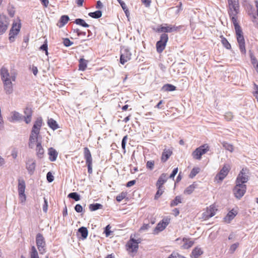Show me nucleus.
Listing matches in <instances>:
<instances>
[{
    "mask_svg": "<svg viewBox=\"0 0 258 258\" xmlns=\"http://www.w3.org/2000/svg\"><path fill=\"white\" fill-rule=\"evenodd\" d=\"M217 210L214 205H211L207 208L206 210L202 214V219L204 220L209 219V218L214 216L216 214V211Z\"/></svg>",
    "mask_w": 258,
    "mask_h": 258,
    "instance_id": "12",
    "label": "nucleus"
},
{
    "mask_svg": "<svg viewBox=\"0 0 258 258\" xmlns=\"http://www.w3.org/2000/svg\"><path fill=\"white\" fill-rule=\"evenodd\" d=\"M44 203L43 205V211L44 212L46 213L48 209V203L47 200L44 198Z\"/></svg>",
    "mask_w": 258,
    "mask_h": 258,
    "instance_id": "56",
    "label": "nucleus"
},
{
    "mask_svg": "<svg viewBox=\"0 0 258 258\" xmlns=\"http://www.w3.org/2000/svg\"><path fill=\"white\" fill-rule=\"evenodd\" d=\"M232 22L234 26L239 49L242 53L245 54L246 49L245 47V40L243 36L242 31L236 19H233V20H232Z\"/></svg>",
    "mask_w": 258,
    "mask_h": 258,
    "instance_id": "3",
    "label": "nucleus"
},
{
    "mask_svg": "<svg viewBox=\"0 0 258 258\" xmlns=\"http://www.w3.org/2000/svg\"><path fill=\"white\" fill-rule=\"evenodd\" d=\"M182 241L184 242L183 245L182 246L183 249H188L191 247L194 244V241L190 240L189 239L183 238Z\"/></svg>",
    "mask_w": 258,
    "mask_h": 258,
    "instance_id": "31",
    "label": "nucleus"
},
{
    "mask_svg": "<svg viewBox=\"0 0 258 258\" xmlns=\"http://www.w3.org/2000/svg\"><path fill=\"white\" fill-rule=\"evenodd\" d=\"M36 243L40 254H44L46 251V242L44 237L41 233H38L36 236Z\"/></svg>",
    "mask_w": 258,
    "mask_h": 258,
    "instance_id": "5",
    "label": "nucleus"
},
{
    "mask_svg": "<svg viewBox=\"0 0 258 258\" xmlns=\"http://www.w3.org/2000/svg\"><path fill=\"white\" fill-rule=\"evenodd\" d=\"M69 17L67 15H63L60 17V19L58 22L57 25L59 27H63L66 24L69 20Z\"/></svg>",
    "mask_w": 258,
    "mask_h": 258,
    "instance_id": "30",
    "label": "nucleus"
},
{
    "mask_svg": "<svg viewBox=\"0 0 258 258\" xmlns=\"http://www.w3.org/2000/svg\"><path fill=\"white\" fill-rule=\"evenodd\" d=\"M88 15L93 18L98 19L102 16V12L100 10H98L94 12L89 13Z\"/></svg>",
    "mask_w": 258,
    "mask_h": 258,
    "instance_id": "38",
    "label": "nucleus"
},
{
    "mask_svg": "<svg viewBox=\"0 0 258 258\" xmlns=\"http://www.w3.org/2000/svg\"><path fill=\"white\" fill-rule=\"evenodd\" d=\"M24 113L25 114V116H23L24 121L26 123L28 124L31 121L32 110L30 108L27 107L25 108Z\"/></svg>",
    "mask_w": 258,
    "mask_h": 258,
    "instance_id": "20",
    "label": "nucleus"
},
{
    "mask_svg": "<svg viewBox=\"0 0 258 258\" xmlns=\"http://www.w3.org/2000/svg\"><path fill=\"white\" fill-rule=\"evenodd\" d=\"M135 183H136L135 180H131L126 183V186L131 187V186L134 185Z\"/></svg>",
    "mask_w": 258,
    "mask_h": 258,
    "instance_id": "63",
    "label": "nucleus"
},
{
    "mask_svg": "<svg viewBox=\"0 0 258 258\" xmlns=\"http://www.w3.org/2000/svg\"><path fill=\"white\" fill-rule=\"evenodd\" d=\"M158 188V190L157 191L156 195L155 196V199L157 200L160 196L163 194L164 190L163 186H157Z\"/></svg>",
    "mask_w": 258,
    "mask_h": 258,
    "instance_id": "43",
    "label": "nucleus"
},
{
    "mask_svg": "<svg viewBox=\"0 0 258 258\" xmlns=\"http://www.w3.org/2000/svg\"><path fill=\"white\" fill-rule=\"evenodd\" d=\"M238 245H239V243H238V242H236L235 243L232 244L229 248V252L231 253H234V252L235 251V250L238 247Z\"/></svg>",
    "mask_w": 258,
    "mask_h": 258,
    "instance_id": "46",
    "label": "nucleus"
},
{
    "mask_svg": "<svg viewBox=\"0 0 258 258\" xmlns=\"http://www.w3.org/2000/svg\"><path fill=\"white\" fill-rule=\"evenodd\" d=\"M141 240L140 238L135 239L132 238V236L130 240L127 243L126 246H127V250L132 252H136L139 248V243H141Z\"/></svg>",
    "mask_w": 258,
    "mask_h": 258,
    "instance_id": "9",
    "label": "nucleus"
},
{
    "mask_svg": "<svg viewBox=\"0 0 258 258\" xmlns=\"http://www.w3.org/2000/svg\"><path fill=\"white\" fill-rule=\"evenodd\" d=\"M36 155L38 158L41 159L43 157L44 151L42 146H41V143L37 142L36 144Z\"/></svg>",
    "mask_w": 258,
    "mask_h": 258,
    "instance_id": "23",
    "label": "nucleus"
},
{
    "mask_svg": "<svg viewBox=\"0 0 258 258\" xmlns=\"http://www.w3.org/2000/svg\"><path fill=\"white\" fill-rule=\"evenodd\" d=\"M229 6V15L231 19H233L237 20V15L239 12V3L238 0H228Z\"/></svg>",
    "mask_w": 258,
    "mask_h": 258,
    "instance_id": "4",
    "label": "nucleus"
},
{
    "mask_svg": "<svg viewBox=\"0 0 258 258\" xmlns=\"http://www.w3.org/2000/svg\"><path fill=\"white\" fill-rule=\"evenodd\" d=\"M49 159L51 161H55L58 156V153L53 148L48 149Z\"/></svg>",
    "mask_w": 258,
    "mask_h": 258,
    "instance_id": "24",
    "label": "nucleus"
},
{
    "mask_svg": "<svg viewBox=\"0 0 258 258\" xmlns=\"http://www.w3.org/2000/svg\"><path fill=\"white\" fill-rule=\"evenodd\" d=\"M102 207L103 206L99 203L92 204H90L89 206V210L91 211H94L98 209H102Z\"/></svg>",
    "mask_w": 258,
    "mask_h": 258,
    "instance_id": "36",
    "label": "nucleus"
},
{
    "mask_svg": "<svg viewBox=\"0 0 258 258\" xmlns=\"http://www.w3.org/2000/svg\"><path fill=\"white\" fill-rule=\"evenodd\" d=\"M47 180L49 182H51L54 180V177L50 172H48L46 175Z\"/></svg>",
    "mask_w": 258,
    "mask_h": 258,
    "instance_id": "51",
    "label": "nucleus"
},
{
    "mask_svg": "<svg viewBox=\"0 0 258 258\" xmlns=\"http://www.w3.org/2000/svg\"><path fill=\"white\" fill-rule=\"evenodd\" d=\"M142 2L144 4L146 7H149L151 2V0H142Z\"/></svg>",
    "mask_w": 258,
    "mask_h": 258,
    "instance_id": "62",
    "label": "nucleus"
},
{
    "mask_svg": "<svg viewBox=\"0 0 258 258\" xmlns=\"http://www.w3.org/2000/svg\"><path fill=\"white\" fill-rule=\"evenodd\" d=\"M120 62L123 64L131 58L132 53L127 48H122L120 50Z\"/></svg>",
    "mask_w": 258,
    "mask_h": 258,
    "instance_id": "11",
    "label": "nucleus"
},
{
    "mask_svg": "<svg viewBox=\"0 0 258 258\" xmlns=\"http://www.w3.org/2000/svg\"><path fill=\"white\" fill-rule=\"evenodd\" d=\"M122 8V9H123V10L124 11V13H125V15L126 16H127V14L128 13H129L128 11V9H127V8L125 4V3H124L123 1L120 3L119 4Z\"/></svg>",
    "mask_w": 258,
    "mask_h": 258,
    "instance_id": "50",
    "label": "nucleus"
},
{
    "mask_svg": "<svg viewBox=\"0 0 258 258\" xmlns=\"http://www.w3.org/2000/svg\"><path fill=\"white\" fill-rule=\"evenodd\" d=\"M75 23L77 25H80L85 28H88L89 27V24L86 23L83 19L80 18L76 19L75 21Z\"/></svg>",
    "mask_w": 258,
    "mask_h": 258,
    "instance_id": "37",
    "label": "nucleus"
},
{
    "mask_svg": "<svg viewBox=\"0 0 258 258\" xmlns=\"http://www.w3.org/2000/svg\"><path fill=\"white\" fill-rule=\"evenodd\" d=\"M168 40V36L166 33L161 35L160 40L156 43V49L158 53H161L165 48L166 43Z\"/></svg>",
    "mask_w": 258,
    "mask_h": 258,
    "instance_id": "7",
    "label": "nucleus"
},
{
    "mask_svg": "<svg viewBox=\"0 0 258 258\" xmlns=\"http://www.w3.org/2000/svg\"><path fill=\"white\" fill-rule=\"evenodd\" d=\"M26 188V184L25 181L22 179L18 180V193L20 200L21 203H24L26 201V195L25 194V190Z\"/></svg>",
    "mask_w": 258,
    "mask_h": 258,
    "instance_id": "10",
    "label": "nucleus"
},
{
    "mask_svg": "<svg viewBox=\"0 0 258 258\" xmlns=\"http://www.w3.org/2000/svg\"><path fill=\"white\" fill-rule=\"evenodd\" d=\"M236 215L237 212L236 211H234L233 209L232 210L229 212L227 215L224 217V222L226 223H230L231 220L234 218Z\"/></svg>",
    "mask_w": 258,
    "mask_h": 258,
    "instance_id": "22",
    "label": "nucleus"
},
{
    "mask_svg": "<svg viewBox=\"0 0 258 258\" xmlns=\"http://www.w3.org/2000/svg\"><path fill=\"white\" fill-rule=\"evenodd\" d=\"M245 171L244 169L240 171L236 180V185L233 189L235 197L238 200L244 196L246 190V186L244 183L248 180V176Z\"/></svg>",
    "mask_w": 258,
    "mask_h": 258,
    "instance_id": "1",
    "label": "nucleus"
},
{
    "mask_svg": "<svg viewBox=\"0 0 258 258\" xmlns=\"http://www.w3.org/2000/svg\"><path fill=\"white\" fill-rule=\"evenodd\" d=\"M169 219L167 218L163 219L157 224V226L155 228L154 231L159 232L163 231L169 224Z\"/></svg>",
    "mask_w": 258,
    "mask_h": 258,
    "instance_id": "18",
    "label": "nucleus"
},
{
    "mask_svg": "<svg viewBox=\"0 0 258 258\" xmlns=\"http://www.w3.org/2000/svg\"><path fill=\"white\" fill-rule=\"evenodd\" d=\"M200 169L199 167L192 168L189 175V177L191 178H194L200 172Z\"/></svg>",
    "mask_w": 258,
    "mask_h": 258,
    "instance_id": "44",
    "label": "nucleus"
},
{
    "mask_svg": "<svg viewBox=\"0 0 258 258\" xmlns=\"http://www.w3.org/2000/svg\"><path fill=\"white\" fill-rule=\"evenodd\" d=\"M20 24H17L16 23H13L9 33V40L10 42L14 41L16 36L20 31Z\"/></svg>",
    "mask_w": 258,
    "mask_h": 258,
    "instance_id": "14",
    "label": "nucleus"
},
{
    "mask_svg": "<svg viewBox=\"0 0 258 258\" xmlns=\"http://www.w3.org/2000/svg\"><path fill=\"white\" fill-rule=\"evenodd\" d=\"M9 24L8 18L5 15H0V35L4 33Z\"/></svg>",
    "mask_w": 258,
    "mask_h": 258,
    "instance_id": "13",
    "label": "nucleus"
},
{
    "mask_svg": "<svg viewBox=\"0 0 258 258\" xmlns=\"http://www.w3.org/2000/svg\"><path fill=\"white\" fill-rule=\"evenodd\" d=\"M203 251L201 248L198 247H195L190 254L191 258H198L200 255L203 254Z\"/></svg>",
    "mask_w": 258,
    "mask_h": 258,
    "instance_id": "26",
    "label": "nucleus"
},
{
    "mask_svg": "<svg viewBox=\"0 0 258 258\" xmlns=\"http://www.w3.org/2000/svg\"><path fill=\"white\" fill-rule=\"evenodd\" d=\"M182 199L181 197L179 196H176L174 200L172 201L170 203L171 207H174L177 206L178 204L181 203Z\"/></svg>",
    "mask_w": 258,
    "mask_h": 258,
    "instance_id": "39",
    "label": "nucleus"
},
{
    "mask_svg": "<svg viewBox=\"0 0 258 258\" xmlns=\"http://www.w3.org/2000/svg\"><path fill=\"white\" fill-rule=\"evenodd\" d=\"M162 90L164 91H173L176 90V87L173 85L167 84L162 87Z\"/></svg>",
    "mask_w": 258,
    "mask_h": 258,
    "instance_id": "34",
    "label": "nucleus"
},
{
    "mask_svg": "<svg viewBox=\"0 0 258 258\" xmlns=\"http://www.w3.org/2000/svg\"><path fill=\"white\" fill-rule=\"evenodd\" d=\"M11 118L13 121H20L22 120L23 116L17 111H13L11 112Z\"/></svg>",
    "mask_w": 258,
    "mask_h": 258,
    "instance_id": "25",
    "label": "nucleus"
},
{
    "mask_svg": "<svg viewBox=\"0 0 258 258\" xmlns=\"http://www.w3.org/2000/svg\"><path fill=\"white\" fill-rule=\"evenodd\" d=\"M63 43L64 46L69 47L71 46L73 44V42L71 41L69 38H64L63 40Z\"/></svg>",
    "mask_w": 258,
    "mask_h": 258,
    "instance_id": "49",
    "label": "nucleus"
},
{
    "mask_svg": "<svg viewBox=\"0 0 258 258\" xmlns=\"http://www.w3.org/2000/svg\"><path fill=\"white\" fill-rule=\"evenodd\" d=\"M166 26H161L160 28L158 29L157 31L158 32L170 33L176 31L178 29L177 27L172 26L171 25L167 26L165 24Z\"/></svg>",
    "mask_w": 258,
    "mask_h": 258,
    "instance_id": "19",
    "label": "nucleus"
},
{
    "mask_svg": "<svg viewBox=\"0 0 258 258\" xmlns=\"http://www.w3.org/2000/svg\"><path fill=\"white\" fill-rule=\"evenodd\" d=\"M126 196V193L125 192H121L119 195L116 197V201L118 202H121L123 199H124Z\"/></svg>",
    "mask_w": 258,
    "mask_h": 258,
    "instance_id": "47",
    "label": "nucleus"
},
{
    "mask_svg": "<svg viewBox=\"0 0 258 258\" xmlns=\"http://www.w3.org/2000/svg\"><path fill=\"white\" fill-rule=\"evenodd\" d=\"M9 15L11 17H13L15 15V11L13 9V8H8V9Z\"/></svg>",
    "mask_w": 258,
    "mask_h": 258,
    "instance_id": "60",
    "label": "nucleus"
},
{
    "mask_svg": "<svg viewBox=\"0 0 258 258\" xmlns=\"http://www.w3.org/2000/svg\"><path fill=\"white\" fill-rule=\"evenodd\" d=\"M110 226L109 225H108L106 226L104 230V232L105 233L106 236H108L110 235L111 231L110 230Z\"/></svg>",
    "mask_w": 258,
    "mask_h": 258,
    "instance_id": "58",
    "label": "nucleus"
},
{
    "mask_svg": "<svg viewBox=\"0 0 258 258\" xmlns=\"http://www.w3.org/2000/svg\"><path fill=\"white\" fill-rule=\"evenodd\" d=\"M209 151V147L207 144H204L197 148L192 153L194 159L200 160L202 156Z\"/></svg>",
    "mask_w": 258,
    "mask_h": 258,
    "instance_id": "6",
    "label": "nucleus"
},
{
    "mask_svg": "<svg viewBox=\"0 0 258 258\" xmlns=\"http://www.w3.org/2000/svg\"><path fill=\"white\" fill-rule=\"evenodd\" d=\"M47 124L50 128L53 131L59 128L58 124L57 122L52 118H48L47 120Z\"/></svg>",
    "mask_w": 258,
    "mask_h": 258,
    "instance_id": "27",
    "label": "nucleus"
},
{
    "mask_svg": "<svg viewBox=\"0 0 258 258\" xmlns=\"http://www.w3.org/2000/svg\"><path fill=\"white\" fill-rule=\"evenodd\" d=\"M223 147L226 150H228L230 151V152H232L234 150V147L233 146L229 144L226 142H223L221 143Z\"/></svg>",
    "mask_w": 258,
    "mask_h": 258,
    "instance_id": "35",
    "label": "nucleus"
},
{
    "mask_svg": "<svg viewBox=\"0 0 258 258\" xmlns=\"http://www.w3.org/2000/svg\"><path fill=\"white\" fill-rule=\"evenodd\" d=\"M127 139V136H124L121 141V147L122 148L125 150V145H126V142Z\"/></svg>",
    "mask_w": 258,
    "mask_h": 258,
    "instance_id": "55",
    "label": "nucleus"
},
{
    "mask_svg": "<svg viewBox=\"0 0 258 258\" xmlns=\"http://www.w3.org/2000/svg\"><path fill=\"white\" fill-rule=\"evenodd\" d=\"M78 232L81 235L82 239H86L88 236V231L87 228L85 227H81L79 228Z\"/></svg>",
    "mask_w": 258,
    "mask_h": 258,
    "instance_id": "29",
    "label": "nucleus"
},
{
    "mask_svg": "<svg viewBox=\"0 0 258 258\" xmlns=\"http://www.w3.org/2000/svg\"><path fill=\"white\" fill-rule=\"evenodd\" d=\"M195 188V186L194 184H191L189 185L185 190H184V194L190 195L191 194L194 190Z\"/></svg>",
    "mask_w": 258,
    "mask_h": 258,
    "instance_id": "45",
    "label": "nucleus"
},
{
    "mask_svg": "<svg viewBox=\"0 0 258 258\" xmlns=\"http://www.w3.org/2000/svg\"><path fill=\"white\" fill-rule=\"evenodd\" d=\"M68 197L74 200L75 201L80 200V196L76 192H71L69 194Z\"/></svg>",
    "mask_w": 258,
    "mask_h": 258,
    "instance_id": "42",
    "label": "nucleus"
},
{
    "mask_svg": "<svg viewBox=\"0 0 258 258\" xmlns=\"http://www.w3.org/2000/svg\"><path fill=\"white\" fill-rule=\"evenodd\" d=\"M229 169V166L228 165H224L219 173L216 175V179L222 181L228 174Z\"/></svg>",
    "mask_w": 258,
    "mask_h": 258,
    "instance_id": "16",
    "label": "nucleus"
},
{
    "mask_svg": "<svg viewBox=\"0 0 258 258\" xmlns=\"http://www.w3.org/2000/svg\"><path fill=\"white\" fill-rule=\"evenodd\" d=\"M84 156L88 167V172L92 173V158L91 152L87 147L84 148Z\"/></svg>",
    "mask_w": 258,
    "mask_h": 258,
    "instance_id": "8",
    "label": "nucleus"
},
{
    "mask_svg": "<svg viewBox=\"0 0 258 258\" xmlns=\"http://www.w3.org/2000/svg\"><path fill=\"white\" fill-rule=\"evenodd\" d=\"M26 169L29 174L32 175L35 170L36 162L34 159L32 158H29L26 162Z\"/></svg>",
    "mask_w": 258,
    "mask_h": 258,
    "instance_id": "17",
    "label": "nucleus"
},
{
    "mask_svg": "<svg viewBox=\"0 0 258 258\" xmlns=\"http://www.w3.org/2000/svg\"><path fill=\"white\" fill-rule=\"evenodd\" d=\"M87 61L84 58H80L79 60V70L84 71L87 68Z\"/></svg>",
    "mask_w": 258,
    "mask_h": 258,
    "instance_id": "33",
    "label": "nucleus"
},
{
    "mask_svg": "<svg viewBox=\"0 0 258 258\" xmlns=\"http://www.w3.org/2000/svg\"><path fill=\"white\" fill-rule=\"evenodd\" d=\"M172 154V150L171 149H164L161 156L162 162H165L169 158Z\"/></svg>",
    "mask_w": 258,
    "mask_h": 258,
    "instance_id": "21",
    "label": "nucleus"
},
{
    "mask_svg": "<svg viewBox=\"0 0 258 258\" xmlns=\"http://www.w3.org/2000/svg\"><path fill=\"white\" fill-rule=\"evenodd\" d=\"M167 177L166 174L165 173H162L160 176L159 177L157 183V186H163V185L167 181Z\"/></svg>",
    "mask_w": 258,
    "mask_h": 258,
    "instance_id": "28",
    "label": "nucleus"
},
{
    "mask_svg": "<svg viewBox=\"0 0 258 258\" xmlns=\"http://www.w3.org/2000/svg\"><path fill=\"white\" fill-rule=\"evenodd\" d=\"M1 76L4 83V90L7 94H10L13 92V81H15L16 76L10 74L8 70L3 67L1 70Z\"/></svg>",
    "mask_w": 258,
    "mask_h": 258,
    "instance_id": "2",
    "label": "nucleus"
},
{
    "mask_svg": "<svg viewBox=\"0 0 258 258\" xmlns=\"http://www.w3.org/2000/svg\"><path fill=\"white\" fill-rule=\"evenodd\" d=\"M75 210L77 213H81L83 211V207L80 204H77L75 207Z\"/></svg>",
    "mask_w": 258,
    "mask_h": 258,
    "instance_id": "54",
    "label": "nucleus"
},
{
    "mask_svg": "<svg viewBox=\"0 0 258 258\" xmlns=\"http://www.w3.org/2000/svg\"><path fill=\"white\" fill-rule=\"evenodd\" d=\"M31 258H39L38 254V252L36 250V247L34 246H32L30 252Z\"/></svg>",
    "mask_w": 258,
    "mask_h": 258,
    "instance_id": "40",
    "label": "nucleus"
},
{
    "mask_svg": "<svg viewBox=\"0 0 258 258\" xmlns=\"http://www.w3.org/2000/svg\"><path fill=\"white\" fill-rule=\"evenodd\" d=\"M154 161H148L146 164V167L148 169L152 170L153 169L154 167Z\"/></svg>",
    "mask_w": 258,
    "mask_h": 258,
    "instance_id": "48",
    "label": "nucleus"
},
{
    "mask_svg": "<svg viewBox=\"0 0 258 258\" xmlns=\"http://www.w3.org/2000/svg\"><path fill=\"white\" fill-rule=\"evenodd\" d=\"M150 227V224H144L143 226L141 228V230H146Z\"/></svg>",
    "mask_w": 258,
    "mask_h": 258,
    "instance_id": "61",
    "label": "nucleus"
},
{
    "mask_svg": "<svg viewBox=\"0 0 258 258\" xmlns=\"http://www.w3.org/2000/svg\"><path fill=\"white\" fill-rule=\"evenodd\" d=\"M41 1L42 4L44 6V7L47 8L49 4L48 0H40Z\"/></svg>",
    "mask_w": 258,
    "mask_h": 258,
    "instance_id": "64",
    "label": "nucleus"
},
{
    "mask_svg": "<svg viewBox=\"0 0 258 258\" xmlns=\"http://www.w3.org/2000/svg\"><path fill=\"white\" fill-rule=\"evenodd\" d=\"M40 49L42 50L43 51H45V54L46 55H48L47 44V42L46 41L45 42V43L40 46Z\"/></svg>",
    "mask_w": 258,
    "mask_h": 258,
    "instance_id": "53",
    "label": "nucleus"
},
{
    "mask_svg": "<svg viewBox=\"0 0 258 258\" xmlns=\"http://www.w3.org/2000/svg\"><path fill=\"white\" fill-rule=\"evenodd\" d=\"M251 60V63L253 65H256V68H258V61H257L255 57H254L252 54L250 55Z\"/></svg>",
    "mask_w": 258,
    "mask_h": 258,
    "instance_id": "57",
    "label": "nucleus"
},
{
    "mask_svg": "<svg viewBox=\"0 0 258 258\" xmlns=\"http://www.w3.org/2000/svg\"><path fill=\"white\" fill-rule=\"evenodd\" d=\"M224 118L227 120L230 121L233 118V114L230 112H227V113H226L225 115H224Z\"/></svg>",
    "mask_w": 258,
    "mask_h": 258,
    "instance_id": "52",
    "label": "nucleus"
},
{
    "mask_svg": "<svg viewBox=\"0 0 258 258\" xmlns=\"http://www.w3.org/2000/svg\"><path fill=\"white\" fill-rule=\"evenodd\" d=\"M177 172H178V168L176 167L173 169L172 173L170 175L169 177L170 178H173L175 177V176L176 175V174L177 173Z\"/></svg>",
    "mask_w": 258,
    "mask_h": 258,
    "instance_id": "59",
    "label": "nucleus"
},
{
    "mask_svg": "<svg viewBox=\"0 0 258 258\" xmlns=\"http://www.w3.org/2000/svg\"><path fill=\"white\" fill-rule=\"evenodd\" d=\"M38 136H35L34 135L31 134L30 135L29 138V146L30 148H33L34 146V144L35 142H38Z\"/></svg>",
    "mask_w": 258,
    "mask_h": 258,
    "instance_id": "32",
    "label": "nucleus"
},
{
    "mask_svg": "<svg viewBox=\"0 0 258 258\" xmlns=\"http://www.w3.org/2000/svg\"><path fill=\"white\" fill-rule=\"evenodd\" d=\"M220 37L221 38V42L223 45L227 49H230L231 46L228 40L223 36H221Z\"/></svg>",
    "mask_w": 258,
    "mask_h": 258,
    "instance_id": "41",
    "label": "nucleus"
},
{
    "mask_svg": "<svg viewBox=\"0 0 258 258\" xmlns=\"http://www.w3.org/2000/svg\"><path fill=\"white\" fill-rule=\"evenodd\" d=\"M43 120L42 117H38L34 122L31 131V134L35 136H38L40 133V128L42 125Z\"/></svg>",
    "mask_w": 258,
    "mask_h": 258,
    "instance_id": "15",
    "label": "nucleus"
}]
</instances>
